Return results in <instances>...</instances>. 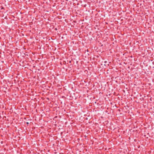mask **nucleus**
Returning <instances> with one entry per match:
<instances>
[{
	"instance_id": "f257e3e1",
	"label": "nucleus",
	"mask_w": 154,
	"mask_h": 154,
	"mask_svg": "<svg viewBox=\"0 0 154 154\" xmlns=\"http://www.w3.org/2000/svg\"><path fill=\"white\" fill-rule=\"evenodd\" d=\"M26 124H27V125H28L29 124V123L28 122H26Z\"/></svg>"
},
{
	"instance_id": "f03ea898",
	"label": "nucleus",
	"mask_w": 154,
	"mask_h": 154,
	"mask_svg": "<svg viewBox=\"0 0 154 154\" xmlns=\"http://www.w3.org/2000/svg\"><path fill=\"white\" fill-rule=\"evenodd\" d=\"M104 63H106V61H105V62H104Z\"/></svg>"
}]
</instances>
